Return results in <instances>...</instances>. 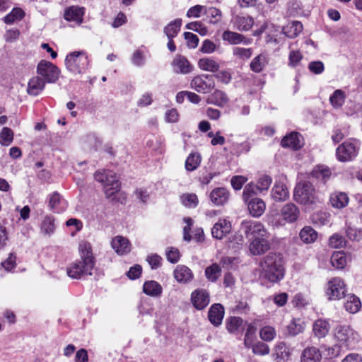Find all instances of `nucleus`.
I'll use <instances>...</instances> for the list:
<instances>
[{
	"label": "nucleus",
	"instance_id": "nucleus-1",
	"mask_svg": "<svg viewBox=\"0 0 362 362\" xmlns=\"http://www.w3.org/2000/svg\"><path fill=\"white\" fill-rule=\"evenodd\" d=\"M78 249L81 260L74 262L67 268L68 276L76 279L85 275H91L95 263L90 243L82 241Z\"/></svg>",
	"mask_w": 362,
	"mask_h": 362
},
{
	"label": "nucleus",
	"instance_id": "nucleus-2",
	"mask_svg": "<svg viewBox=\"0 0 362 362\" xmlns=\"http://www.w3.org/2000/svg\"><path fill=\"white\" fill-rule=\"evenodd\" d=\"M264 277L275 283L284 277V269L280 256L270 252L265 256L259 264Z\"/></svg>",
	"mask_w": 362,
	"mask_h": 362
},
{
	"label": "nucleus",
	"instance_id": "nucleus-3",
	"mask_svg": "<svg viewBox=\"0 0 362 362\" xmlns=\"http://www.w3.org/2000/svg\"><path fill=\"white\" fill-rule=\"evenodd\" d=\"M95 179L103 185L105 196L111 200L120 190V183L116 174L109 170H99L94 174Z\"/></svg>",
	"mask_w": 362,
	"mask_h": 362
},
{
	"label": "nucleus",
	"instance_id": "nucleus-4",
	"mask_svg": "<svg viewBox=\"0 0 362 362\" xmlns=\"http://www.w3.org/2000/svg\"><path fill=\"white\" fill-rule=\"evenodd\" d=\"M294 200L303 205L315 204L319 202L315 188L308 181L298 183L294 189Z\"/></svg>",
	"mask_w": 362,
	"mask_h": 362
},
{
	"label": "nucleus",
	"instance_id": "nucleus-5",
	"mask_svg": "<svg viewBox=\"0 0 362 362\" xmlns=\"http://www.w3.org/2000/svg\"><path fill=\"white\" fill-rule=\"evenodd\" d=\"M334 337L341 346L354 347L359 341V335L349 325H339L334 329Z\"/></svg>",
	"mask_w": 362,
	"mask_h": 362
},
{
	"label": "nucleus",
	"instance_id": "nucleus-6",
	"mask_svg": "<svg viewBox=\"0 0 362 362\" xmlns=\"http://www.w3.org/2000/svg\"><path fill=\"white\" fill-rule=\"evenodd\" d=\"M65 63L67 69L71 72L82 74L88 69L89 60L85 52L76 51L66 56Z\"/></svg>",
	"mask_w": 362,
	"mask_h": 362
},
{
	"label": "nucleus",
	"instance_id": "nucleus-7",
	"mask_svg": "<svg viewBox=\"0 0 362 362\" xmlns=\"http://www.w3.org/2000/svg\"><path fill=\"white\" fill-rule=\"evenodd\" d=\"M359 148L360 144L357 140L351 139L346 141L337 148V158L341 162L352 160L358 155Z\"/></svg>",
	"mask_w": 362,
	"mask_h": 362
},
{
	"label": "nucleus",
	"instance_id": "nucleus-8",
	"mask_svg": "<svg viewBox=\"0 0 362 362\" xmlns=\"http://www.w3.org/2000/svg\"><path fill=\"white\" fill-rule=\"evenodd\" d=\"M346 285L339 277H334L327 282L326 294L329 300H340L345 297Z\"/></svg>",
	"mask_w": 362,
	"mask_h": 362
},
{
	"label": "nucleus",
	"instance_id": "nucleus-9",
	"mask_svg": "<svg viewBox=\"0 0 362 362\" xmlns=\"http://www.w3.org/2000/svg\"><path fill=\"white\" fill-rule=\"evenodd\" d=\"M37 73L47 83H54L59 78V70L52 63L42 60L37 66Z\"/></svg>",
	"mask_w": 362,
	"mask_h": 362
},
{
	"label": "nucleus",
	"instance_id": "nucleus-10",
	"mask_svg": "<svg viewBox=\"0 0 362 362\" xmlns=\"http://www.w3.org/2000/svg\"><path fill=\"white\" fill-rule=\"evenodd\" d=\"M190 86L198 93H209L215 87L214 76L208 74L196 76L191 81Z\"/></svg>",
	"mask_w": 362,
	"mask_h": 362
},
{
	"label": "nucleus",
	"instance_id": "nucleus-11",
	"mask_svg": "<svg viewBox=\"0 0 362 362\" xmlns=\"http://www.w3.org/2000/svg\"><path fill=\"white\" fill-rule=\"evenodd\" d=\"M242 228L250 239L269 238L267 230L260 222L252 221H243L242 223Z\"/></svg>",
	"mask_w": 362,
	"mask_h": 362
},
{
	"label": "nucleus",
	"instance_id": "nucleus-12",
	"mask_svg": "<svg viewBox=\"0 0 362 362\" xmlns=\"http://www.w3.org/2000/svg\"><path fill=\"white\" fill-rule=\"evenodd\" d=\"M191 300L195 308L202 310L206 308L210 302L209 294L204 289H196L191 294Z\"/></svg>",
	"mask_w": 362,
	"mask_h": 362
},
{
	"label": "nucleus",
	"instance_id": "nucleus-13",
	"mask_svg": "<svg viewBox=\"0 0 362 362\" xmlns=\"http://www.w3.org/2000/svg\"><path fill=\"white\" fill-rule=\"evenodd\" d=\"M172 66L176 74H187L193 70V66L182 55H176L172 62Z\"/></svg>",
	"mask_w": 362,
	"mask_h": 362
},
{
	"label": "nucleus",
	"instance_id": "nucleus-14",
	"mask_svg": "<svg viewBox=\"0 0 362 362\" xmlns=\"http://www.w3.org/2000/svg\"><path fill=\"white\" fill-rule=\"evenodd\" d=\"M84 8L78 6H71L65 9L64 18L66 21L74 22L80 25L83 22Z\"/></svg>",
	"mask_w": 362,
	"mask_h": 362
},
{
	"label": "nucleus",
	"instance_id": "nucleus-15",
	"mask_svg": "<svg viewBox=\"0 0 362 362\" xmlns=\"http://www.w3.org/2000/svg\"><path fill=\"white\" fill-rule=\"evenodd\" d=\"M269 238H251L249 245V250L253 255H259L266 252L270 247Z\"/></svg>",
	"mask_w": 362,
	"mask_h": 362
},
{
	"label": "nucleus",
	"instance_id": "nucleus-16",
	"mask_svg": "<svg viewBox=\"0 0 362 362\" xmlns=\"http://www.w3.org/2000/svg\"><path fill=\"white\" fill-rule=\"evenodd\" d=\"M230 22L233 28L238 31H247L250 30L254 25L253 18L247 15H236L232 18Z\"/></svg>",
	"mask_w": 362,
	"mask_h": 362
},
{
	"label": "nucleus",
	"instance_id": "nucleus-17",
	"mask_svg": "<svg viewBox=\"0 0 362 362\" xmlns=\"http://www.w3.org/2000/svg\"><path fill=\"white\" fill-rule=\"evenodd\" d=\"M224 308L220 303L213 304L208 312V318L210 322L215 327H218L224 317Z\"/></svg>",
	"mask_w": 362,
	"mask_h": 362
},
{
	"label": "nucleus",
	"instance_id": "nucleus-18",
	"mask_svg": "<svg viewBox=\"0 0 362 362\" xmlns=\"http://www.w3.org/2000/svg\"><path fill=\"white\" fill-rule=\"evenodd\" d=\"M281 215L286 222L293 223L298 218L300 211L293 203H288L281 208Z\"/></svg>",
	"mask_w": 362,
	"mask_h": 362
},
{
	"label": "nucleus",
	"instance_id": "nucleus-19",
	"mask_svg": "<svg viewBox=\"0 0 362 362\" xmlns=\"http://www.w3.org/2000/svg\"><path fill=\"white\" fill-rule=\"evenodd\" d=\"M231 230L230 221L226 219H220L215 223L211 229V234L216 239H221L226 236Z\"/></svg>",
	"mask_w": 362,
	"mask_h": 362
},
{
	"label": "nucleus",
	"instance_id": "nucleus-20",
	"mask_svg": "<svg viewBox=\"0 0 362 362\" xmlns=\"http://www.w3.org/2000/svg\"><path fill=\"white\" fill-rule=\"evenodd\" d=\"M271 197L275 202H284L289 197L287 187L281 182H276L271 192Z\"/></svg>",
	"mask_w": 362,
	"mask_h": 362
},
{
	"label": "nucleus",
	"instance_id": "nucleus-21",
	"mask_svg": "<svg viewBox=\"0 0 362 362\" xmlns=\"http://www.w3.org/2000/svg\"><path fill=\"white\" fill-rule=\"evenodd\" d=\"M229 197V192L224 187L215 188L210 194L211 202L217 206L225 204L228 201Z\"/></svg>",
	"mask_w": 362,
	"mask_h": 362
},
{
	"label": "nucleus",
	"instance_id": "nucleus-22",
	"mask_svg": "<svg viewBox=\"0 0 362 362\" xmlns=\"http://www.w3.org/2000/svg\"><path fill=\"white\" fill-rule=\"evenodd\" d=\"M330 329L329 322L325 319H318L313 325V333L317 339L325 338Z\"/></svg>",
	"mask_w": 362,
	"mask_h": 362
},
{
	"label": "nucleus",
	"instance_id": "nucleus-23",
	"mask_svg": "<svg viewBox=\"0 0 362 362\" xmlns=\"http://www.w3.org/2000/svg\"><path fill=\"white\" fill-rule=\"evenodd\" d=\"M111 245L118 255L127 254L131 250L129 241L122 236L115 237L111 242Z\"/></svg>",
	"mask_w": 362,
	"mask_h": 362
},
{
	"label": "nucleus",
	"instance_id": "nucleus-24",
	"mask_svg": "<svg viewBox=\"0 0 362 362\" xmlns=\"http://www.w3.org/2000/svg\"><path fill=\"white\" fill-rule=\"evenodd\" d=\"M193 276L191 269L185 265H177L174 270V277L180 283L186 284L191 281Z\"/></svg>",
	"mask_w": 362,
	"mask_h": 362
},
{
	"label": "nucleus",
	"instance_id": "nucleus-25",
	"mask_svg": "<svg viewBox=\"0 0 362 362\" xmlns=\"http://www.w3.org/2000/svg\"><path fill=\"white\" fill-rule=\"evenodd\" d=\"M246 203L247 204L250 214L254 217H259L266 209V204L260 198L251 199Z\"/></svg>",
	"mask_w": 362,
	"mask_h": 362
},
{
	"label": "nucleus",
	"instance_id": "nucleus-26",
	"mask_svg": "<svg viewBox=\"0 0 362 362\" xmlns=\"http://www.w3.org/2000/svg\"><path fill=\"white\" fill-rule=\"evenodd\" d=\"M222 39L224 41L228 42L231 45H237L240 43L249 45L251 43L250 39L246 38L244 35L230 30L224 31L222 34Z\"/></svg>",
	"mask_w": 362,
	"mask_h": 362
},
{
	"label": "nucleus",
	"instance_id": "nucleus-27",
	"mask_svg": "<svg viewBox=\"0 0 362 362\" xmlns=\"http://www.w3.org/2000/svg\"><path fill=\"white\" fill-rule=\"evenodd\" d=\"M322 355L318 349L314 346L305 348L300 356V362H320Z\"/></svg>",
	"mask_w": 362,
	"mask_h": 362
},
{
	"label": "nucleus",
	"instance_id": "nucleus-28",
	"mask_svg": "<svg viewBox=\"0 0 362 362\" xmlns=\"http://www.w3.org/2000/svg\"><path fill=\"white\" fill-rule=\"evenodd\" d=\"M45 82L41 77H33L28 84V93L31 95H37L45 88Z\"/></svg>",
	"mask_w": 362,
	"mask_h": 362
},
{
	"label": "nucleus",
	"instance_id": "nucleus-29",
	"mask_svg": "<svg viewBox=\"0 0 362 362\" xmlns=\"http://www.w3.org/2000/svg\"><path fill=\"white\" fill-rule=\"evenodd\" d=\"M300 136L298 133L292 132L283 138L281 140V146L283 147L291 148L293 150H298L302 147Z\"/></svg>",
	"mask_w": 362,
	"mask_h": 362
},
{
	"label": "nucleus",
	"instance_id": "nucleus-30",
	"mask_svg": "<svg viewBox=\"0 0 362 362\" xmlns=\"http://www.w3.org/2000/svg\"><path fill=\"white\" fill-rule=\"evenodd\" d=\"M49 206L54 212L60 213L66 208V202L59 193L54 192L50 196Z\"/></svg>",
	"mask_w": 362,
	"mask_h": 362
},
{
	"label": "nucleus",
	"instance_id": "nucleus-31",
	"mask_svg": "<svg viewBox=\"0 0 362 362\" xmlns=\"http://www.w3.org/2000/svg\"><path fill=\"white\" fill-rule=\"evenodd\" d=\"M228 98L224 92L216 90L207 99V103L222 107L228 103Z\"/></svg>",
	"mask_w": 362,
	"mask_h": 362
},
{
	"label": "nucleus",
	"instance_id": "nucleus-32",
	"mask_svg": "<svg viewBox=\"0 0 362 362\" xmlns=\"http://www.w3.org/2000/svg\"><path fill=\"white\" fill-rule=\"evenodd\" d=\"M244 321L240 317H230L226 319V327L228 332L236 334L243 328Z\"/></svg>",
	"mask_w": 362,
	"mask_h": 362
},
{
	"label": "nucleus",
	"instance_id": "nucleus-33",
	"mask_svg": "<svg viewBox=\"0 0 362 362\" xmlns=\"http://www.w3.org/2000/svg\"><path fill=\"white\" fill-rule=\"evenodd\" d=\"M162 291V286L156 281H146L143 286L144 293L150 296H159Z\"/></svg>",
	"mask_w": 362,
	"mask_h": 362
},
{
	"label": "nucleus",
	"instance_id": "nucleus-34",
	"mask_svg": "<svg viewBox=\"0 0 362 362\" xmlns=\"http://www.w3.org/2000/svg\"><path fill=\"white\" fill-rule=\"evenodd\" d=\"M332 206L337 209H342L349 203V197L346 193L335 192L330 196Z\"/></svg>",
	"mask_w": 362,
	"mask_h": 362
},
{
	"label": "nucleus",
	"instance_id": "nucleus-35",
	"mask_svg": "<svg viewBox=\"0 0 362 362\" xmlns=\"http://www.w3.org/2000/svg\"><path fill=\"white\" fill-rule=\"evenodd\" d=\"M330 262L334 268L342 269L347 264L346 255L343 251L334 252L331 257Z\"/></svg>",
	"mask_w": 362,
	"mask_h": 362
},
{
	"label": "nucleus",
	"instance_id": "nucleus-36",
	"mask_svg": "<svg viewBox=\"0 0 362 362\" xmlns=\"http://www.w3.org/2000/svg\"><path fill=\"white\" fill-rule=\"evenodd\" d=\"M199 67L204 71L216 72L219 68V64L212 58H202L198 62Z\"/></svg>",
	"mask_w": 362,
	"mask_h": 362
},
{
	"label": "nucleus",
	"instance_id": "nucleus-37",
	"mask_svg": "<svg viewBox=\"0 0 362 362\" xmlns=\"http://www.w3.org/2000/svg\"><path fill=\"white\" fill-rule=\"evenodd\" d=\"M293 350V348L289 347L284 342H280L275 346L276 358L283 361H287L291 358Z\"/></svg>",
	"mask_w": 362,
	"mask_h": 362
},
{
	"label": "nucleus",
	"instance_id": "nucleus-38",
	"mask_svg": "<svg viewBox=\"0 0 362 362\" xmlns=\"http://www.w3.org/2000/svg\"><path fill=\"white\" fill-rule=\"evenodd\" d=\"M303 30V25L299 21H293L284 28V33L289 38H295Z\"/></svg>",
	"mask_w": 362,
	"mask_h": 362
},
{
	"label": "nucleus",
	"instance_id": "nucleus-39",
	"mask_svg": "<svg viewBox=\"0 0 362 362\" xmlns=\"http://www.w3.org/2000/svg\"><path fill=\"white\" fill-rule=\"evenodd\" d=\"M311 175L317 179L322 180L323 182H326L330 177L332 172L328 167L319 165L313 170Z\"/></svg>",
	"mask_w": 362,
	"mask_h": 362
},
{
	"label": "nucleus",
	"instance_id": "nucleus-40",
	"mask_svg": "<svg viewBox=\"0 0 362 362\" xmlns=\"http://www.w3.org/2000/svg\"><path fill=\"white\" fill-rule=\"evenodd\" d=\"M299 235L301 240L305 243H311L317 239V233L310 226H305L300 231Z\"/></svg>",
	"mask_w": 362,
	"mask_h": 362
},
{
	"label": "nucleus",
	"instance_id": "nucleus-41",
	"mask_svg": "<svg viewBox=\"0 0 362 362\" xmlns=\"http://www.w3.org/2000/svg\"><path fill=\"white\" fill-rule=\"evenodd\" d=\"M267 64L266 55L259 54L255 57L251 62L250 67L251 70L255 73H259Z\"/></svg>",
	"mask_w": 362,
	"mask_h": 362
},
{
	"label": "nucleus",
	"instance_id": "nucleus-42",
	"mask_svg": "<svg viewBox=\"0 0 362 362\" xmlns=\"http://www.w3.org/2000/svg\"><path fill=\"white\" fill-rule=\"evenodd\" d=\"M345 99L346 94L344 91L337 89L329 97V102L333 107L339 108L344 105Z\"/></svg>",
	"mask_w": 362,
	"mask_h": 362
},
{
	"label": "nucleus",
	"instance_id": "nucleus-43",
	"mask_svg": "<svg viewBox=\"0 0 362 362\" xmlns=\"http://www.w3.org/2000/svg\"><path fill=\"white\" fill-rule=\"evenodd\" d=\"M182 20L177 18L165 26L164 28V33L167 35L168 38H173L177 36L180 30Z\"/></svg>",
	"mask_w": 362,
	"mask_h": 362
},
{
	"label": "nucleus",
	"instance_id": "nucleus-44",
	"mask_svg": "<svg viewBox=\"0 0 362 362\" xmlns=\"http://www.w3.org/2000/svg\"><path fill=\"white\" fill-rule=\"evenodd\" d=\"M305 325L300 319H293L287 327L288 333L291 336H296L302 333Z\"/></svg>",
	"mask_w": 362,
	"mask_h": 362
},
{
	"label": "nucleus",
	"instance_id": "nucleus-45",
	"mask_svg": "<svg viewBox=\"0 0 362 362\" xmlns=\"http://www.w3.org/2000/svg\"><path fill=\"white\" fill-rule=\"evenodd\" d=\"M361 305L360 299L355 295H351L348 297V299L344 304V308L348 312L351 313H356L359 310Z\"/></svg>",
	"mask_w": 362,
	"mask_h": 362
},
{
	"label": "nucleus",
	"instance_id": "nucleus-46",
	"mask_svg": "<svg viewBox=\"0 0 362 362\" xmlns=\"http://www.w3.org/2000/svg\"><path fill=\"white\" fill-rule=\"evenodd\" d=\"M221 269L216 263L211 264L205 269V276L206 279L211 281H216L221 276Z\"/></svg>",
	"mask_w": 362,
	"mask_h": 362
},
{
	"label": "nucleus",
	"instance_id": "nucleus-47",
	"mask_svg": "<svg viewBox=\"0 0 362 362\" xmlns=\"http://www.w3.org/2000/svg\"><path fill=\"white\" fill-rule=\"evenodd\" d=\"M201 163V156L197 153H192L187 158L185 168L187 171H193L197 168Z\"/></svg>",
	"mask_w": 362,
	"mask_h": 362
},
{
	"label": "nucleus",
	"instance_id": "nucleus-48",
	"mask_svg": "<svg viewBox=\"0 0 362 362\" xmlns=\"http://www.w3.org/2000/svg\"><path fill=\"white\" fill-rule=\"evenodd\" d=\"M233 54L237 59L245 61L251 57L252 49L251 48L235 47L233 49Z\"/></svg>",
	"mask_w": 362,
	"mask_h": 362
},
{
	"label": "nucleus",
	"instance_id": "nucleus-49",
	"mask_svg": "<svg viewBox=\"0 0 362 362\" xmlns=\"http://www.w3.org/2000/svg\"><path fill=\"white\" fill-rule=\"evenodd\" d=\"M25 15L24 11L20 8H14L11 13H9L4 18V22L7 24H11L16 21L21 20Z\"/></svg>",
	"mask_w": 362,
	"mask_h": 362
},
{
	"label": "nucleus",
	"instance_id": "nucleus-50",
	"mask_svg": "<svg viewBox=\"0 0 362 362\" xmlns=\"http://www.w3.org/2000/svg\"><path fill=\"white\" fill-rule=\"evenodd\" d=\"M303 56L299 50H291L288 55V64L290 67L298 66L302 61Z\"/></svg>",
	"mask_w": 362,
	"mask_h": 362
},
{
	"label": "nucleus",
	"instance_id": "nucleus-51",
	"mask_svg": "<svg viewBox=\"0 0 362 362\" xmlns=\"http://www.w3.org/2000/svg\"><path fill=\"white\" fill-rule=\"evenodd\" d=\"M255 331L256 329L252 325H248L244 339V345L247 349L250 348L253 344L255 338Z\"/></svg>",
	"mask_w": 362,
	"mask_h": 362
},
{
	"label": "nucleus",
	"instance_id": "nucleus-52",
	"mask_svg": "<svg viewBox=\"0 0 362 362\" xmlns=\"http://www.w3.org/2000/svg\"><path fill=\"white\" fill-rule=\"evenodd\" d=\"M183 205L189 208H194L198 204V198L195 194H184L181 196Z\"/></svg>",
	"mask_w": 362,
	"mask_h": 362
},
{
	"label": "nucleus",
	"instance_id": "nucleus-53",
	"mask_svg": "<svg viewBox=\"0 0 362 362\" xmlns=\"http://www.w3.org/2000/svg\"><path fill=\"white\" fill-rule=\"evenodd\" d=\"M13 139V132L8 127H4L0 132V143L4 146H8Z\"/></svg>",
	"mask_w": 362,
	"mask_h": 362
},
{
	"label": "nucleus",
	"instance_id": "nucleus-54",
	"mask_svg": "<svg viewBox=\"0 0 362 362\" xmlns=\"http://www.w3.org/2000/svg\"><path fill=\"white\" fill-rule=\"evenodd\" d=\"M257 189L255 187V185L253 183L247 184L243 190V199L245 202H249L251 199L255 198L254 196L257 194Z\"/></svg>",
	"mask_w": 362,
	"mask_h": 362
},
{
	"label": "nucleus",
	"instance_id": "nucleus-55",
	"mask_svg": "<svg viewBox=\"0 0 362 362\" xmlns=\"http://www.w3.org/2000/svg\"><path fill=\"white\" fill-rule=\"evenodd\" d=\"M272 182V179L269 175H262L261 176L258 180L257 183L255 185L258 192H262L263 191H267L269 188Z\"/></svg>",
	"mask_w": 362,
	"mask_h": 362
},
{
	"label": "nucleus",
	"instance_id": "nucleus-56",
	"mask_svg": "<svg viewBox=\"0 0 362 362\" xmlns=\"http://www.w3.org/2000/svg\"><path fill=\"white\" fill-rule=\"evenodd\" d=\"M54 223L53 218L47 216L44 218L41 225V230L47 235H50L54 231Z\"/></svg>",
	"mask_w": 362,
	"mask_h": 362
},
{
	"label": "nucleus",
	"instance_id": "nucleus-57",
	"mask_svg": "<svg viewBox=\"0 0 362 362\" xmlns=\"http://www.w3.org/2000/svg\"><path fill=\"white\" fill-rule=\"evenodd\" d=\"M204 14L207 15V17L209 18V21L211 23H216L221 19V12L220 10L214 7L209 8L205 7Z\"/></svg>",
	"mask_w": 362,
	"mask_h": 362
},
{
	"label": "nucleus",
	"instance_id": "nucleus-58",
	"mask_svg": "<svg viewBox=\"0 0 362 362\" xmlns=\"http://www.w3.org/2000/svg\"><path fill=\"white\" fill-rule=\"evenodd\" d=\"M185 27L187 29L195 31L202 36L206 35L208 33L206 27L199 21L189 23Z\"/></svg>",
	"mask_w": 362,
	"mask_h": 362
},
{
	"label": "nucleus",
	"instance_id": "nucleus-59",
	"mask_svg": "<svg viewBox=\"0 0 362 362\" xmlns=\"http://www.w3.org/2000/svg\"><path fill=\"white\" fill-rule=\"evenodd\" d=\"M259 334L262 340L269 341L276 336V331L274 327L266 326L261 329Z\"/></svg>",
	"mask_w": 362,
	"mask_h": 362
},
{
	"label": "nucleus",
	"instance_id": "nucleus-60",
	"mask_svg": "<svg viewBox=\"0 0 362 362\" xmlns=\"http://www.w3.org/2000/svg\"><path fill=\"white\" fill-rule=\"evenodd\" d=\"M252 352L257 355H267L269 353V348L267 344L263 342H258L252 345Z\"/></svg>",
	"mask_w": 362,
	"mask_h": 362
},
{
	"label": "nucleus",
	"instance_id": "nucleus-61",
	"mask_svg": "<svg viewBox=\"0 0 362 362\" xmlns=\"http://www.w3.org/2000/svg\"><path fill=\"white\" fill-rule=\"evenodd\" d=\"M308 69L314 74H321L325 71V66L321 61H313L308 64Z\"/></svg>",
	"mask_w": 362,
	"mask_h": 362
},
{
	"label": "nucleus",
	"instance_id": "nucleus-62",
	"mask_svg": "<svg viewBox=\"0 0 362 362\" xmlns=\"http://www.w3.org/2000/svg\"><path fill=\"white\" fill-rule=\"evenodd\" d=\"M167 259L171 263H176L180 259V252L175 247H168L166 249Z\"/></svg>",
	"mask_w": 362,
	"mask_h": 362
},
{
	"label": "nucleus",
	"instance_id": "nucleus-63",
	"mask_svg": "<svg viewBox=\"0 0 362 362\" xmlns=\"http://www.w3.org/2000/svg\"><path fill=\"white\" fill-rule=\"evenodd\" d=\"M329 245L334 248L341 247L346 243L344 238L341 235L337 233L329 238Z\"/></svg>",
	"mask_w": 362,
	"mask_h": 362
},
{
	"label": "nucleus",
	"instance_id": "nucleus-64",
	"mask_svg": "<svg viewBox=\"0 0 362 362\" xmlns=\"http://www.w3.org/2000/svg\"><path fill=\"white\" fill-rule=\"evenodd\" d=\"M292 303L293 305L297 308H304L309 304L308 298L300 293L295 295Z\"/></svg>",
	"mask_w": 362,
	"mask_h": 362
}]
</instances>
